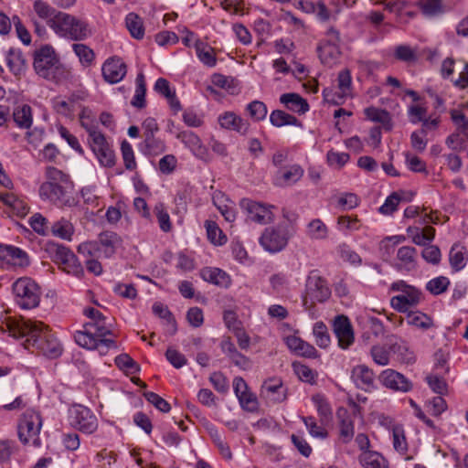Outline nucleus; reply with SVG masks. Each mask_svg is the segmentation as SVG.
<instances>
[{
    "label": "nucleus",
    "instance_id": "obj_9",
    "mask_svg": "<svg viewBox=\"0 0 468 468\" xmlns=\"http://www.w3.org/2000/svg\"><path fill=\"white\" fill-rule=\"evenodd\" d=\"M331 295V290L326 281L317 272L312 271L306 279L305 292L303 296V306L311 310L315 302H325Z\"/></svg>",
    "mask_w": 468,
    "mask_h": 468
},
{
    "label": "nucleus",
    "instance_id": "obj_63",
    "mask_svg": "<svg viewBox=\"0 0 468 468\" xmlns=\"http://www.w3.org/2000/svg\"><path fill=\"white\" fill-rule=\"evenodd\" d=\"M34 10L40 18H49L50 24L51 19L58 13L53 7L42 0H37L34 2Z\"/></svg>",
    "mask_w": 468,
    "mask_h": 468
},
{
    "label": "nucleus",
    "instance_id": "obj_5",
    "mask_svg": "<svg viewBox=\"0 0 468 468\" xmlns=\"http://www.w3.org/2000/svg\"><path fill=\"white\" fill-rule=\"evenodd\" d=\"M80 121L89 134V144L101 165L112 167L115 165V154L104 134L98 130L95 124L90 123L86 120L84 113L80 114Z\"/></svg>",
    "mask_w": 468,
    "mask_h": 468
},
{
    "label": "nucleus",
    "instance_id": "obj_25",
    "mask_svg": "<svg viewBox=\"0 0 468 468\" xmlns=\"http://www.w3.org/2000/svg\"><path fill=\"white\" fill-rule=\"evenodd\" d=\"M280 102L282 103L287 110L298 114H304L309 111V104L307 101L295 92H289L281 95Z\"/></svg>",
    "mask_w": 468,
    "mask_h": 468
},
{
    "label": "nucleus",
    "instance_id": "obj_46",
    "mask_svg": "<svg viewBox=\"0 0 468 468\" xmlns=\"http://www.w3.org/2000/svg\"><path fill=\"white\" fill-rule=\"evenodd\" d=\"M51 231L55 236L64 239H70L74 229L69 220L62 218L52 225Z\"/></svg>",
    "mask_w": 468,
    "mask_h": 468
},
{
    "label": "nucleus",
    "instance_id": "obj_33",
    "mask_svg": "<svg viewBox=\"0 0 468 468\" xmlns=\"http://www.w3.org/2000/svg\"><path fill=\"white\" fill-rule=\"evenodd\" d=\"M359 463L364 468H388L387 460L380 453L373 451L361 453Z\"/></svg>",
    "mask_w": 468,
    "mask_h": 468
},
{
    "label": "nucleus",
    "instance_id": "obj_14",
    "mask_svg": "<svg viewBox=\"0 0 468 468\" xmlns=\"http://www.w3.org/2000/svg\"><path fill=\"white\" fill-rule=\"evenodd\" d=\"M239 206L247 212L249 219L255 223L265 225L273 220V213L271 211L273 206L249 198H242L239 202Z\"/></svg>",
    "mask_w": 468,
    "mask_h": 468
},
{
    "label": "nucleus",
    "instance_id": "obj_23",
    "mask_svg": "<svg viewBox=\"0 0 468 468\" xmlns=\"http://www.w3.org/2000/svg\"><path fill=\"white\" fill-rule=\"evenodd\" d=\"M218 122L222 128L236 131L240 134H246L250 129L249 122L232 112H227L220 115Z\"/></svg>",
    "mask_w": 468,
    "mask_h": 468
},
{
    "label": "nucleus",
    "instance_id": "obj_34",
    "mask_svg": "<svg viewBox=\"0 0 468 468\" xmlns=\"http://www.w3.org/2000/svg\"><path fill=\"white\" fill-rule=\"evenodd\" d=\"M305 233L311 239L323 240L328 238L329 229L322 219L314 218L307 224Z\"/></svg>",
    "mask_w": 468,
    "mask_h": 468
},
{
    "label": "nucleus",
    "instance_id": "obj_51",
    "mask_svg": "<svg viewBox=\"0 0 468 468\" xmlns=\"http://www.w3.org/2000/svg\"><path fill=\"white\" fill-rule=\"evenodd\" d=\"M247 111L251 119L256 122L264 120L267 115V106L261 101H253L247 105Z\"/></svg>",
    "mask_w": 468,
    "mask_h": 468
},
{
    "label": "nucleus",
    "instance_id": "obj_17",
    "mask_svg": "<svg viewBox=\"0 0 468 468\" xmlns=\"http://www.w3.org/2000/svg\"><path fill=\"white\" fill-rule=\"evenodd\" d=\"M261 394L272 403H280L287 399V388L280 378H269L261 386Z\"/></svg>",
    "mask_w": 468,
    "mask_h": 468
},
{
    "label": "nucleus",
    "instance_id": "obj_11",
    "mask_svg": "<svg viewBox=\"0 0 468 468\" xmlns=\"http://www.w3.org/2000/svg\"><path fill=\"white\" fill-rule=\"evenodd\" d=\"M292 236V233L287 225L279 224L276 227L266 228L260 238V243L267 251L275 253L287 246Z\"/></svg>",
    "mask_w": 468,
    "mask_h": 468
},
{
    "label": "nucleus",
    "instance_id": "obj_12",
    "mask_svg": "<svg viewBox=\"0 0 468 468\" xmlns=\"http://www.w3.org/2000/svg\"><path fill=\"white\" fill-rule=\"evenodd\" d=\"M42 426L40 415L34 410H27L18 424V436L20 441L34 446L40 445L39 431Z\"/></svg>",
    "mask_w": 468,
    "mask_h": 468
},
{
    "label": "nucleus",
    "instance_id": "obj_28",
    "mask_svg": "<svg viewBox=\"0 0 468 468\" xmlns=\"http://www.w3.org/2000/svg\"><path fill=\"white\" fill-rule=\"evenodd\" d=\"M202 279L218 286L228 287L230 283L229 276L218 268L207 267L201 270Z\"/></svg>",
    "mask_w": 468,
    "mask_h": 468
},
{
    "label": "nucleus",
    "instance_id": "obj_45",
    "mask_svg": "<svg viewBox=\"0 0 468 468\" xmlns=\"http://www.w3.org/2000/svg\"><path fill=\"white\" fill-rule=\"evenodd\" d=\"M302 420L305 424L310 435H312L314 438H318L321 440L326 439L328 437V431L324 428L325 425H322L320 422V425L316 422V420L314 417L309 416V417H302Z\"/></svg>",
    "mask_w": 468,
    "mask_h": 468
},
{
    "label": "nucleus",
    "instance_id": "obj_50",
    "mask_svg": "<svg viewBox=\"0 0 468 468\" xmlns=\"http://www.w3.org/2000/svg\"><path fill=\"white\" fill-rule=\"evenodd\" d=\"M144 144L145 147L144 153L150 155L159 154L165 149L164 142L156 139L154 134L144 136Z\"/></svg>",
    "mask_w": 468,
    "mask_h": 468
},
{
    "label": "nucleus",
    "instance_id": "obj_26",
    "mask_svg": "<svg viewBox=\"0 0 468 468\" xmlns=\"http://www.w3.org/2000/svg\"><path fill=\"white\" fill-rule=\"evenodd\" d=\"M439 119H433L432 121H424L421 128L419 131H414L410 134V144L411 147L419 153H422L427 146V128L432 126L434 129L438 127Z\"/></svg>",
    "mask_w": 468,
    "mask_h": 468
},
{
    "label": "nucleus",
    "instance_id": "obj_62",
    "mask_svg": "<svg viewBox=\"0 0 468 468\" xmlns=\"http://www.w3.org/2000/svg\"><path fill=\"white\" fill-rule=\"evenodd\" d=\"M209 434L213 440V442L216 444L222 456L228 460H230L232 458L231 451L229 445L221 438L218 431L216 429L211 428L209 431Z\"/></svg>",
    "mask_w": 468,
    "mask_h": 468
},
{
    "label": "nucleus",
    "instance_id": "obj_24",
    "mask_svg": "<svg viewBox=\"0 0 468 468\" xmlns=\"http://www.w3.org/2000/svg\"><path fill=\"white\" fill-rule=\"evenodd\" d=\"M286 345L290 350L298 356L307 358H316L318 356V352L314 346L295 335L288 336Z\"/></svg>",
    "mask_w": 468,
    "mask_h": 468
},
{
    "label": "nucleus",
    "instance_id": "obj_4",
    "mask_svg": "<svg viewBox=\"0 0 468 468\" xmlns=\"http://www.w3.org/2000/svg\"><path fill=\"white\" fill-rule=\"evenodd\" d=\"M108 335H112V332L107 327L106 318L103 315L94 322L86 323L83 330L76 332L74 338L79 346L88 349L100 346H105L107 349L116 348L114 340L105 338Z\"/></svg>",
    "mask_w": 468,
    "mask_h": 468
},
{
    "label": "nucleus",
    "instance_id": "obj_57",
    "mask_svg": "<svg viewBox=\"0 0 468 468\" xmlns=\"http://www.w3.org/2000/svg\"><path fill=\"white\" fill-rule=\"evenodd\" d=\"M394 55L397 59L404 62H414L418 58L416 51L408 45L396 47Z\"/></svg>",
    "mask_w": 468,
    "mask_h": 468
},
{
    "label": "nucleus",
    "instance_id": "obj_60",
    "mask_svg": "<svg viewBox=\"0 0 468 468\" xmlns=\"http://www.w3.org/2000/svg\"><path fill=\"white\" fill-rule=\"evenodd\" d=\"M426 407L432 416L438 417L446 410L447 404L441 396H437L428 400Z\"/></svg>",
    "mask_w": 468,
    "mask_h": 468
},
{
    "label": "nucleus",
    "instance_id": "obj_18",
    "mask_svg": "<svg viewBox=\"0 0 468 468\" xmlns=\"http://www.w3.org/2000/svg\"><path fill=\"white\" fill-rule=\"evenodd\" d=\"M303 173L299 165L280 167L274 176V185L282 187L291 186L303 177Z\"/></svg>",
    "mask_w": 468,
    "mask_h": 468
},
{
    "label": "nucleus",
    "instance_id": "obj_40",
    "mask_svg": "<svg viewBox=\"0 0 468 468\" xmlns=\"http://www.w3.org/2000/svg\"><path fill=\"white\" fill-rule=\"evenodd\" d=\"M195 48L197 58L204 65L207 67H214L216 65L217 58L212 48L199 40L196 42Z\"/></svg>",
    "mask_w": 468,
    "mask_h": 468
},
{
    "label": "nucleus",
    "instance_id": "obj_55",
    "mask_svg": "<svg viewBox=\"0 0 468 468\" xmlns=\"http://www.w3.org/2000/svg\"><path fill=\"white\" fill-rule=\"evenodd\" d=\"M370 355L373 361L379 366H387L389 363V351L384 346H373Z\"/></svg>",
    "mask_w": 468,
    "mask_h": 468
},
{
    "label": "nucleus",
    "instance_id": "obj_43",
    "mask_svg": "<svg viewBox=\"0 0 468 468\" xmlns=\"http://www.w3.org/2000/svg\"><path fill=\"white\" fill-rule=\"evenodd\" d=\"M153 313L160 317L161 319H164L166 321L168 325L170 326V334L174 335L176 334L177 327H176V322L174 318V315L169 311L168 307L163 304L162 303H154L153 307Z\"/></svg>",
    "mask_w": 468,
    "mask_h": 468
},
{
    "label": "nucleus",
    "instance_id": "obj_1",
    "mask_svg": "<svg viewBox=\"0 0 468 468\" xmlns=\"http://www.w3.org/2000/svg\"><path fill=\"white\" fill-rule=\"evenodd\" d=\"M0 330L20 339L26 337L23 346L26 349L35 350L49 358H57L62 353V346L42 322L5 317L0 321Z\"/></svg>",
    "mask_w": 468,
    "mask_h": 468
},
{
    "label": "nucleus",
    "instance_id": "obj_10",
    "mask_svg": "<svg viewBox=\"0 0 468 468\" xmlns=\"http://www.w3.org/2000/svg\"><path fill=\"white\" fill-rule=\"evenodd\" d=\"M390 290L400 292L390 300L391 306L399 313L408 312L410 307L418 305L422 300L420 290L406 283L404 281L393 282Z\"/></svg>",
    "mask_w": 468,
    "mask_h": 468
},
{
    "label": "nucleus",
    "instance_id": "obj_37",
    "mask_svg": "<svg viewBox=\"0 0 468 468\" xmlns=\"http://www.w3.org/2000/svg\"><path fill=\"white\" fill-rule=\"evenodd\" d=\"M270 122L275 127H282L284 125L303 126L302 122L296 117L282 110L272 111L270 114Z\"/></svg>",
    "mask_w": 468,
    "mask_h": 468
},
{
    "label": "nucleus",
    "instance_id": "obj_36",
    "mask_svg": "<svg viewBox=\"0 0 468 468\" xmlns=\"http://www.w3.org/2000/svg\"><path fill=\"white\" fill-rule=\"evenodd\" d=\"M322 425H327L332 420V409L326 399L321 394H315L312 397Z\"/></svg>",
    "mask_w": 468,
    "mask_h": 468
},
{
    "label": "nucleus",
    "instance_id": "obj_7",
    "mask_svg": "<svg viewBox=\"0 0 468 468\" xmlns=\"http://www.w3.org/2000/svg\"><path fill=\"white\" fill-rule=\"evenodd\" d=\"M12 293L15 302L23 309L37 307L40 303L41 289L39 285L29 277H21L12 284Z\"/></svg>",
    "mask_w": 468,
    "mask_h": 468
},
{
    "label": "nucleus",
    "instance_id": "obj_44",
    "mask_svg": "<svg viewBox=\"0 0 468 468\" xmlns=\"http://www.w3.org/2000/svg\"><path fill=\"white\" fill-rule=\"evenodd\" d=\"M419 6L424 16L432 17L444 12L442 0H420Z\"/></svg>",
    "mask_w": 468,
    "mask_h": 468
},
{
    "label": "nucleus",
    "instance_id": "obj_47",
    "mask_svg": "<svg viewBox=\"0 0 468 468\" xmlns=\"http://www.w3.org/2000/svg\"><path fill=\"white\" fill-rule=\"evenodd\" d=\"M313 333L318 346L321 348H326L330 345V335L326 325L323 322H317L314 324Z\"/></svg>",
    "mask_w": 468,
    "mask_h": 468
},
{
    "label": "nucleus",
    "instance_id": "obj_3",
    "mask_svg": "<svg viewBox=\"0 0 468 468\" xmlns=\"http://www.w3.org/2000/svg\"><path fill=\"white\" fill-rule=\"evenodd\" d=\"M33 67L39 77L56 83L69 77V70L59 61L54 48L48 45L35 50Z\"/></svg>",
    "mask_w": 468,
    "mask_h": 468
},
{
    "label": "nucleus",
    "instance_id": "obj_38",
    "mask_svg": "<svg viewBox=\"0 0 468 468\" xmlns=\"http://www.w3.org/2000/svg\"><path fill=\"white\" fill-rule=\"evenodd\" d=\"M126 28L135 39H142L144 36V26L142 17L135 13H129L125 17Z\"/></svg>",
    "mask_w": 468,
    "mask_h": 468
},
{
    "label": "nucleus",
    "instance_id": "obj_39",
    "mask_svg": "<svg viewBox=\"0 0 468 468\" xmlns=\"http://www.w3.org/2000/svg\"><path fill=\"white\" fill-rule=\"evenodd\" d=\"M136 89L135 94L131 101V104L138 109H143L146 105L145 94H146V84L144 73H139L135 80Z\"/></svg>",
    "mask_w": 468,
    "mask_h": 468
},
{
    "label": "nucleus",
    "instance_id": "obj_21",
    "mask_svg": "<svg viewBox=\"0 0 468 468\" xmlns=\"http://www.w3.org/2000/svg\"><path fill=\"white\" fill-rule=\"evenodd\" d=\"M379 379L382 384L391 389L407 392L411 389V383L400 373L393 369L384 370Z\"/></svg>",
    "mask_w": 468,
    "mask_h": 468
},
{
    "label": "nucleus",
    "instance_id": "obj_48",
    "mask_svg": "<svg viewBox=\"0 0 468 468\" xmlns=\"http://www.w3.org/2000/svg\"><path fill=\"white\" fill-rule=\"evenodd\" d=\"M450 280L445 276L431 279L426 284V290L433 295H439L447 291Z\"/></svg>",
    "mask_w": 468,
    "mask_h": 468
},
{
    "label": "nucleus",
    "instance_id": "obj_6",
    "mask_svg": "<svg viewBox=\"0 0 468 468\" xmlns=\"http://www.w3.org/2000/svg\"><path fill=\"white\" fill-rule=\"evenodd\" d=\"M50 27L58 36L75 41L83 40L91 33L86 22L60 11L51 19Z\"/></svg>",
    "mask_w": 468,
    "mask_h": 468
},
{
    "label": "nucleus",
    "instance_id": "obj_35",
    "mask_svg": "<svg viewBox=\"0 0 468 468\" xmlns=\"http://www.w3.org/2000/svg\"><path fill=\"white\" fill-rule=\"evenodd\" d=\"M364 112L368 120L381 123L388 131L391 130V117L388 111L376 107H368L365 109Z\"/></svg>",
    "mask_w": 468,
    "mask_h": 468
},
{
    "label": "nucleus",
    "instance_id": "obj_42",
    "mask_svg": "<svg viewBox=\"0 0 468 468\" xmlns=\"http://www.w3.org/2000/svg\"><path fill=\"white\" fill-rule=\"evenodd\" d=\"M207 236L208 240L217 246H221L227 242V237L218 228V224L211 220L205 222Z\"/></svg>",
    "mask_w": 468,
    "mask_h": 468
},
{
    "label": "nucleus",
    "instance_id": "obj_2",
    "mask_svg": "<svg viewBox=\"0 0 468 468\" xmlns=\"http://www.w3.org/2000/svg\"><path fill=\"white\" fill-rule=\"evenodd\" d=\"M46 181L39 186V196L58 207H73L76 200L72 195L73 183L61 170L48 166L45 172Z\"/></svg>",
    "mask_w": 468,
    "mask_h": 468
},
{
    "label": "nucleus",
    "instance_id": "obj_13",
    "mask_svg": "<svg viewBox=\"0 0 468 468\" xmlns=\"http://www.w3.org/2000/svg\"><path fill=\"white\" fill-rule=\"evenodd\" d=\"M69 423L80 431L91 434L98 428V420L92 411L87 407L77 405L70 410Z\"/></svg>",
    "mask_w": 468,
    "mask_h": 468
},
{
    "label": "nucleus",
    "instance_id": "obj_15",
    "mask_svg": "<svg viewBox=\"0 0 468 468\" xmlns=\"http://www.w3.org/2000/svg\"><path fill=\"white\" fill-rule=\"evenodd\" d=\"M333 330L342 349H347L353 345L354 330L347 316L344 314L335 316L333 322Z\"/></svg>",
    "mask_w": 468,
    "mask_h": 468
},
{
    "label": "nucleus",
    "instance_id": "obj_54",
    "mask_svg": "<svg viewBox=\"0 0 468 468\" xmlns=\"http://www.w3.org/2000/svg\"><path fill=\"white\" fill-rule=\"evenodd\" d=\"M392 434L394 449L401 454L406 453L408 451V444L403 429L399 426H395L392 430Z\"/></svg>",
    "mask_w": 468,
    "mask_h": 468
},
{
    "label": "nucleus",
    "instance_id": "obj_52",
    "mask_svg": "<svg viewBox=\"0 0 468 468\" xmlns=\"http://www.w3.org/2000/svg\"><path fill=\"white\" fill-rule=\"evenodd\" d=\"M60 267L65 272L72 274L78 278H80L84 275V270L73 252L72 259L69 257V259L67 258V261L62 263Z\"/></svg>",
    "mask_w": 468,
    "mask_h": 468
},
{
    "label": "nucleus",
    "instance_id": "obj_20",
    "mask_svg": "<svg viewBox=\"0 0 468 468\" xmlns=\"http://www.w3.org/2000/svg\"><path fill=\"white\" fill-rule=\"evenodd\" d=\"M176 137L189 148L196 157L204 161L208 160V151L196 133L190 131H184L179 133Z\"/></svg>",
    "mask_w": 468,
    "mask_h": 468
},
{
    "label": "nucleus",
    "instance_id": "obj_61",
    "mask_svg": "<svg viewBox=\"0 0 468 468\" xmlns=\"http://www.w3.org/2000/svg\"><path fill=\"white\" fill-rule=\"evenodd\" d=\"M116 366L124 370H129L131 373H135L140 370L139 365L127 354H122L115 358Z\"/></svg>",
    "mask_w": 468,
    "mask_h": 468
},
{
    "label": "nucleus",
    "instance_id": "obj_8",
    "mask_svg": "<svg viewBox=\"0 0 468 468\" xmlns=\"http://www.w3.org/2000/svg\"><path fill=\"white\" fill-rule=\"evenodd\" d=\"M122 243V239L113 231L100 233L98 240L82 242L78 247V252L84 257H98L102 248L103 254L110 258L115 253L116 248Z\"/></svg>",
    "mask_w": 468,
    "mask_h": 468
},
{
    "label": "nucleus",
    "instance_id": "obj_30",
    "mask_svg": "<svg viewBox=\"0 0 468 468\" xmlns=\"http://www.w3.org/2000/svg\"><path fill=\"white\" fill-rule=\"evenodd\" d=\"M7 66L15 75H20L27 69V63L21 50L10 48L6 56Z\"/></svg>",
    "mask_w": 468,
    "mask_h": 468
},
{
    "label": "nucleus",
    "instance_id": "obj_27",
    "mask_svg": "<svg viewBox=\"0 0 468 468\" xmlns=\"http://www.w3.org/2000/svg\"><path fill=\"white\" fill-rule=\"evenodd\" d=\"M351 378L356 387L367 389L374 383V373L366 365H358L352 369Z\"/></svg>",
    "mask_w": 468,
    "mask_h": 468
},
{
    "label": "nucleus",
    "instance_id": "obj_41",
    "mask_svg": "<svg viewBox=\"0 0 468 468\" xmlns=\"http://www.w3.org/2000/svg\"><path fill=\"white\" fill-rule=\"evenodd\" d=\"M47 251L49 253L51 259L61 266L69 257L72 259V251L67 247L58 243H49Z\"/></svg>",
    "mask_w": 468,
    "mask_h": 468
},
{
    "label": "nucleus",
    "instance_id": "obj_22",
    "mask_svg": "<svg viewBox=\"0 0 468 468\" xmlns=\"http://www.w3.org/2000/svg\"><path fill=\"white\" fill-rule=\"evenodd\" d=\"M336 417L339 420V435L344 443L352 441L355 434L354 420L347 409L341 407L336 411Z\"/></svg>",
    "mask_w": 468,
    "mask_h": 468
},
{
    "label": "nucleus",
    "instance_id": "obj_64",
    "mask_svg": "<svg viewBox=\"0 0 468 468\" xmlns=\"http://www.w3.org/2000/svg\"><path fill=\"white\" fill-rule=\"evenodd\" d=\"M292 367L294 370V373L298 376V378L304 382L308 383H314L315 374L314 372L307 366L294 362L292 364Z\"/></svg>",
    "mask_w": 468,
    "mask_h": 468
},
{
    "label": "nucleus",
    "instance_id": "obj_49",
    "mask_svg": "<svg viewBox=\"0 0 468 468\" xmlns=\"http://www.w3.org/2000/svg\"><path fill=\"white\" fill-rule=\"evenodd\" d=\"M72 48L82 65L90 66L94 60L95 54L88 46L76 43L72 45Z\"/></svg>",
    "mask_w": 468,
    "mask_h": 468
},
{
    "label": "nucleus",
    "instance_id": "obj_32",
    "mask_svg": "<svg viewBox=\"0 0 468 468\" xmlns=\"http://www.w3.org/2000/svg\"><path fill=\"white\" fill-rule=\"evenodd\" d=\"M13 120L22 129H28L32 125L33 117L31 107L27 104H21L15 107Z\"/></svg>",
    "mask_w": 468,
    "mask_h": 468
},
{
    "label": "nucleus",
    "instance_id": "obj_59",
    "mask_svg": "<svg viewBox=\"0 0 468 468\" xmlns=\"http://www.w3.org/2000/svg\"><path fill=\"white\" fill-rule=\"evenodd\" d=\"M144 397L149 403L153 404L160 411L165 413L170 411V404L158 394L152 391H147L144 393Z\"/></svg>",
    "mask_w": 468,
    "mask_h": 468
},
{
    "label": "nucleus",
    "instance_id": "obj_19",
    "mask_svg": "<svg viewBox=\"0 0 468 468\" xmlns=\"http://www.w3.org/2000/svg\"><path fill=\"white\" fill-rule=\"evenodd\" d=\"M0 260L21 268L27 267L30 263L27 252L12 245H0Z\"/></svg>",
    "mask_w": 468,
    "mask_h": 468
},
{
    "label": "nucleus",
    "instance_id": "obj_53",
    "mask_svg": "<svg viewBox=\"0 0 468 468\" xmlns=\"http://www.w3.org/2000/svg\"><path fill=\"white\" fill-rule=\"evenodd\" d=\"M154 211L156 215L160 229L165 232L170 231L172 225L169 214L165 210V205L163 203L156 204Z\"/></svg>",
    "mask_w": 468,
    "mask_h": 468
},
{
    "label": "nucleus",
    "instance_id": "obj_16",
    "mask_svg": "<svg viewBox=\"0 0 468 468\" xmlns=\"http://www.w3.org/2000/svg\"><path fill=\"white\" fill-rule=\"evenodd\" d=\"M101 71L104 80L113 84L121 81L125 77L127 67L122 58L112 57L104 62Z\"/></svg>",
    "mask_w": 468,
    "mask_h": 468
},
{
    "label": "nucleus",
    "instance_id": "obj_31",
    "mask_svg": "<svg viewBox=\"0 0 468 468\" xmlns=\"http://www.w3.org/2000/svg\"><path fill=\"white\" fill-rule=\"evenodd\" d=\"M405 314H407V324L411 326L425 331L433 327L434 325L432 318L420 311L408 310V312H406Z\"/></svg>",
    "mask_w": 468,
    "mask_h": 468
},
{
    "label": "nucleus",
    "instance_id": "obj_29",
    "mask_svg": "<svg viewBox=\"0 0 468 468\" xmlns=\"http://www.w3.org/2000/svg\"><path fill=\"white\" fill-rule=\"evenodd\" d=\"M351 86V76L347 69L342 70L338 74V88L341 90V94H333L332 98H329V92L324 91L325 100L333 104H340L341 100L346 95L347 90Z\"/></svg>",
    "mask_w": 468,
    "mask_h": 468
},
{
    "label": "nucleus",
    "instance_id": "obj_56",
    "mask_svg": "<svg viewBox=\"0 0 468 468\" xmlns=\"http://www.w3.org/2000/svg\"><path fill=\"white\" fill-rule=\"evenodd\" d=\"M417 255V250L414 247L403 246L399 249L397 258L405 265L413 267L415 263V258Z\"/></svg>",
    "mask_w": 468,
    "mask_h": 468
},
{
    "label": "nucleus",
    "instance_id": "obj_58",
    "mask_svg": "<svg viewBox=\"0 0 468 468\" xmlns=\"http://www.w3.org/2000/svg\"><path fill=\"white\" fill-rule=\"evenodd\" d=\"M121 151L125 168L128 170L135 169L136 162L132 145L127 141H123L121 145Z\"/></svg>",
    "mask_w": 468,
    "mask_h": 468
}]
</instances>
